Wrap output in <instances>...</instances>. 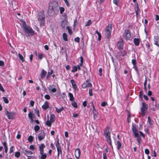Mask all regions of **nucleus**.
Instances as JSON below:
<instances>
[{
	"mask_svg": "<svg viewBox=\"0 0 159 159\" xmlns=\"http://www.w3.org/2000/svg\"><path fill=\"white\" fill-rule=\"evenodd\" d=\"M77 70V67L76 66H74L72 67V72H75Z\"/></svg>",
	"mask_w": 159,
	"mask_h": 159,
	"instance_id": "2f4dec72",
	"label": "nucleus"
},
{
	"mask_svg": "<svg viewBox=\"0 0 159 159\" xmlns=\"http://www.w3.org/2000/svg\"><path fill=\"white\" fill-rule=\"evenodd\" d=\"M119 54L122 56H124L125 55L126 53L124 50H122V51H121L119 53Z\"/></svg>",
	"mask_w": 159,
	"mask_h": 159,
	"instance_id": "4c0bfd02",
	"label": "nucleus"
},
{
	"mask_svg": "<svg viewBox=\"0 0 159 159\" xmlns=\"http://www.w3.org/2000/svg\"><path fill=\"white\" fill-rule=\"evenodd\" d=\"M63 39L66 41H67L68 40L67 38V35L66 34L64 33L63 34Z\"/></svg>",
	"mask_w": 159,
	"mask_h": 159,
	"instance_id": "bb28decb",
	"label": "nucleus"
},
{
	"mask_svg": "<svg viewBox=\"0 0 159 159\" xmlns=\"http://www.w3.org/2000/svg\"><path fill=\"white\" fill-rule=\"evenodd\" d=\"M119 1V0H113L114 3L116 4V5H118Z\"/></svg>",
	"mask_w": 159,
	"mask_h": 159,
	"instance_id": "6e6d98bb",
	"label": "nucleus"
},
{
	"mask_svg": "<svg viewBox=\"0 0 159 159\" xmlns=\"http://www.w3.org/2000/svg\"><path fill=\"white\" fill-rule=\"evenodd\" d=\"M148 122L149 123V124L150 125H152V121L150 117L149 116H148Z\"/></svg>",
	"mask_w": 159,
	"mask_h": 159,
	"instance_id": "37998d69",
	"label": "nucleus"
},
{
	"mask_svg": "<svg viewBox=\"0 0 159 159\" xmlns=\"http://www.w3.org/2000/svg\"><path fill=\"white\" fill-rule=\"evenodd\" d=\"M48 90L50 92L55 93L57 91V89L54 88H52L51 86L48 88Z\"/></svg>",
	"mask_w": 159,
	"mask_h": 159,
	"instance_id": "b1692460",
	"label": "nucleus"
},
{
	"mask_svg": "<svg viewBox=\"0 0 159 159\" xmlns=\"http://www.w3.org/2000/svg\"><path fill=\"white\" fill-rule=\"evenodd\" d=\"M56 146L57 148V152H60V153H61L62 151L61 148L60 146L58 140L57 141Z\"/></svg>",
	"mask_w": 159,
	"mask_h": 159,
	"instance_id": "dca6fc26",
	"label": "nucleus"
},
{
	"mask_svg": "<svg viewBox=\"0 0 159 159\" xmlns=\"http://www.w3.org/2000/svg\"><path fill=\"white\" fill-rule=\"evenodd\" d=\"M52 5V3L50 4L48 11V14L50 16H55L57 12L56 8Z\"/></svg>",
	"mask_w": 159,
	"mask_h": 159,
	"instance_id": "f03ea898",
	"label": "nucleus"
},
{
	"mask_svg": "<svg viewBox=\"0 0 159 159\" xmlns=\"http://www.w3.org/2000/svg\"><path fill=\"white\" fill-rule=\"evenodd\" d=\"M93 113L94 118V119H95L97 117V116H98V115L97 114V113H96V112H93Z\"/></svg>",
	"mask_w": 159,
	"mask_h": 159,
	"instance_id": "8fccbe9b",
	"label": "nucleus"
},
{
	"mask_svg": "<svg viewBox=\"0 0 159 159\" xmlns=\"http://www.w3.org/2000/svg\"><path fill=\"white\" fill-rule=\"evenodd\" d=\"M143 106L141 108V110L142 115L143 116L145 114V111L147 109L148 105L145 103L143 102Z\"/></svg>",
	"mask_w": 159,
	"mask_h": 159,
	"instance_id": "0eeeda50",
	"label": "nucleus"
},
{
	"mask_svg": "<svg viewBox=\"0 0 159 159\" xmlns=\"http://www.w3.org/2000/svg\"><path fill=\"white\" fill-rule=\"evenodd\" d=\"M104 135L107 141L112 148V146L111 142V140L110 137V128L109 127L107 128L104 132Z\"/></svg>",
	"mask_w": 159,
	"mask_h": 159,
	"instance_id": "7ed1b4c3",
	"label": "nucleus"
},
{
	"mask_svg": "<svg viewBox=\"0 0 159 159\" xmlns=\"http://www.w3.org/2000/svg\"><path fill=\"white\" fill-rule=\"evenodd\" d=\"M24 154L26 156H27L28 155H31L33 154V153L31 151H29L27 149H25L23 151Z\"/></svg>",
	"mask_w": 159,
	"mask_h": 159,
	"instance_id": "2eb2a0df",
	"label": "nucleus"
},
{
	"mask_svg": "<svg viewBox=\"0 0 159 159\" xmlns=\"http://www.w3.org/2000/svg\"><path fill=\"white\" fill-rule=\"evenodd\" d=\"M49 105L47 101H46L44 102V104L42 106V108L44 110L47 109Z\"/></svg>",
	"mask_w": 159,
	"mask_h": 159,
	"instance_id": "6ab92c4d",
	"label": "nucleus"
},
{
	"mask_svg": "<svg viewBox=\"0 0 159 159\" xmlns=\"http://www.w3.org/2000/svg\"><path fill=\"white\" fill-rule=\"evenodd\" d=\"M50 120L52 122H54L55 120V117L54 115L53 114H51L50 116Z\"/></svg>",
	"mask_w": 159,
	"mask_h": 159,
	"instance_id": "4be33fe9",
	"label": "nucleus"
},
{
	"mask_svg": "<svg viewBox=\"0 0 159 159\" xmlns=\"http://www.w3.org/2000/svg\"><path fill=\"white\" fill-rule=\"evenodd\" d=\"M45 147L44 144L43 143L41 144L39 147L40 153V154H43L44 152V148Z\"/></svg>",
	"mask_w": 159,
	"mask_h": 159,
	"instance_id": "4468645a",
	"label": "nucleus"
},
{
	"mask_svg": "<svg viewBox=\"0 0 159 159\" xmlns=\"http://www.w3.org/2000/svg\"><path fill=\"white\" fill-rule=\"evenodd\" d=\"M123 41L122 39H120L117 43L118 48L119 50H121L123 48Z\"/></svg>",
	"mask_w": 159,
	"mask_h": 159,
	"instance_id": "9b49d317",
	"label": "nucleus"
},
{
	"mask_svg": "<svg viewBox=\"0 0 159 159\" xmlns=\"http://www.w3.org/2000/svg\"><path fill=\"white\" fill-rule=\"evenodd\" d=\"M75 41L78 43H79L80 41V39L79 37L75 38L74 39Z\"/></svg>",
	"mask_w": 159,
	"mask_h": 159,
	"instance_id": "49530a36",
	"label": "nucleus"
},
{
	"mask_svg": "<svg viewBox=\"0 0 159 159\" xmlns=\"http://www.w3.org/2000/svg\"><path fill=\"white\" fill-rule=\"evenodd\" d=\"M22 26L25 30V32L27 33L29 36L33 35L34 31L29 26L26 25L25 21H23Z\"/></svg>",
	"mask_w": 159,
	"mask_h": 159,
	"instance_id": "f257e3e1",
	"label": "nucleus"
},
{
	"mask_svg": "<svg viewBox=\"0 0 159 159\" xmlns=\"http://www.w3.org/2000/svg\"><path fill=\"white\" fill-rule=\"evenodd\" d=\"M72 105L75 108H76L77 107V105L76 102H73L72 103Z\"/></svg>",
	"mask_w": 159,
	"mask_h": 159,
	"instance_id": "a19ab883",
	"label": "nucleus"
},
{
	"mask_svg": "<svg viewBox=\"0 0 159 159\" xmlns=\"http://www.w3.org/2000/svg\"><path fill=\"white\" fill-rule=\"evenodd\" d=\"M47 74V72L44 69H43L40 74L41 78L42 79H43L45 77Z\"/></svg>",
	"mask_w": 159,
	"mask_h": 159,
	"instance_id": "f3484780",
	"label": "nucleus"
},
{
	"mask_svg": "<svg viewBox=\"0 0 159 159\" xmlns=\"http://www.w3.org/2000/svg\"><path fill=\"white\" fill-rule=\"evenodd\" d=\"M53 72V70H51L48 72V75L50 76L51 74H52Z\"/></svg>",
	"mask_w": 159,
	"mask_h": 159,
	"instance_id": "4d7b16f0",
	"label": "nucleus"
},
{
	"mask_svg": "<svg viewBox=\"0 0 159 159\" xmlns=\"http://www.w3.org/2000/svg\"><path fill=\"white\" fill-rule=\"evenodd\" d=\"M60 10V13L61 14H62L63 12L64 11V8L63 7H59Z\"/></svg>",
	"mask_w": 159,
	"mask_h": 159,
	"instance_id": "a18cd8bd",
	"label": "nucleus"
},
{
	"mask_svg": "<svg viewBox=\"0 0 159 159\" xmlns=\"http://www.w3.org/2000/svg\"><path fill=\"white\" fill-rule=\"evenodd\" d=\"M15 155L16 157H19L20 155V153L19 152H17L15 153Z\"/></svg>",
	"mask_w": 159,
	"mask_h": 159,
	"instance_id": "72a5a7b5",
	"label": "nucleus"
},
{
	"mask_svg": "<svg viewBox=\"0 0 159 159\" xmlns=\"http://www.w3.org/2000/svg\"><path fill=\"white\" fill-rule=\"evenodd\" d=\"M69 96L70 98V100L71 101H72L74 100V97L72 93H69Z\"/></svg>",
	"mask_w": 159,
	"mask_h": 159,
	"instance_id": "cd10ccee",
	"label": "nucleus"
},
{
	"mask_svg": "<svg viewBox=\"0 0 159 159\" xmlns=\"http://www.w3.org/2000/svg\"><path fill=\"white\" fill-rule=\"evenodd\" d=\"M91 24V20H89L86 22V24L85 25V26H87L90 25Z\"/></svg>",
	"mask_w": 159,
	"mask_h": 159,
	"instance_id": "e433bc0d",
	"label": "nucleus"
},
{
	"mask_svg": "<svg viewBox=\"0 0 159 159\" xmlns=\"http://www.w3.org/2000/svg\"><path fill=\"white\" fill-rule=\"evenodd\" d=\"M145 153L147 155L149 153V150L148 149H146L145 150Z\"/></svg>",
	"mask_w": 159,
	"mask_h": 159,
	"instance_id": "5fc2aeb1",
	"label": "nucleus"
},
{
	"mask_svg": "<svg viewBox=\"0 0 159 159\" xmlns=\"http://www.w3.org/2000/svg\"><path fill=\"white\" fill-rule=\"evenodd\" d=\"M14 147L12 146L10 149L9 152L10 153H11L14 152Z\"/></svg>",
	"mask_w": 159,
	"mask_h": 159,
	"instance_id": "ea45409f",
	"label": "nucleus"
},
{
	"mask_svg": "<svg viewBox=\"0 0 159 159\" xmlns=\"http://www.w3.org/2000/svg\"><path fill=\"white\" fill-rule=\"evenodd\" d=\"M40 154L41 155V159H46L47 156L46 154H44L43 152V154Z\"/></svg>",
	"mask_w": 159,
	"mask_h": 159,
	"instance_id": "7c9ffc66",
	"label": "nucleus"
},
{
	"mask_svg": "<svg viewBox=\"0 0 159 159\" xmlns=\"http://www.w3.org/2000/svg\"><path fill=\"white\" fill-rule=\"evenodd\" d=\"M102 68H100L99 70V75L100 76H101L102 75Z\"/></svg>",
	"mask_w": 159,
	"mask_h": 159,
	"instance_id": "603ef678",
	"label": "nucleus"
},
{
	"mask_svg": "<svg viewBox=\"0 0 159 159\" xmlns=\"http://www.w3.org/2000/svg\"><path fill=\"white\" fill-rule=\"evenodd\" d=\"M134 41L135 45L136 46H138L139 44V39L134 38Z\"/></svg>",
	"mask_w": 159,
	"mask_h": 159,
	"instance_id": "412c9836",
	"label": "nucleus"
},
{
	"mask_svg": "<svg viewBox=\"0 0 159 159\" xmlns=\"http://www.w3.org/2000/svg\"><path fill=\"white\" fill-rule=\"evenodd\" d=\"M52 122L50 121H49L48 120H47L46 122V125H47L50 127L52 125Z\"/></svg>",
	"mask_w": 159,
	"mask_h": 159,
	"instance_id": "c756f323",
	"label": "nucleus"
},
{
	"mask_svg": "<svg viewBox=\"0 0 159 159\" xmlns=\"http://www.w3.org/2000/svg\"><path fill=\"white\" fill-rule=\"evenodd\" d=\"M44 98L47 99L49 100L50 99V97L49 95L47 94L44 96Z\"/></svg>",
	"mask_w": 159,
	"mask_h": 159,
	"instance_id": "de8ad7c7",
	"label": "nucleus"
},
{
	"mask_svg": "<svg viewBox=\"0 0 159 159\" xmlns=\"http://www.w3.org/2000/svg\"><path fill=\"white\" fill-rule=\"evenodd\" d=\"M132 130L134 132L135 137H137L138 136L139 134L138 133V131L136 128V126L135 124H132Z\"/></svg>",
	"mask_w": 159,
	"mask_h": 159,
	"instance_id": "9d476101",
	"label": "nucleus"
},
{
	"mask_svg": "<svg viewBox=\"0 0 159 159\" xmlns=\"http://www.w3.org/2000/svg\"><path fill=\"white\" fill-rule=\"evenodd\" d=\"M4 100V101L6 103H8L9 102V101L8 99L6 97H3L2 98Z\"/></svg>",
	"mask_w": 159,
	"mask_h": 159,
	"instance_id": "c9c22d12",
	"label": "nucleus"
},
{
	"mask_svg": "<svg viewBox=\"0 0 159 159\" xmlns=\"http://www.w3.org/2000/svg\"><path fill=\"white\" fill-rule=\"evenodd\" d=\"M55 108L56 111L58 113L61 112V111L64 110V108L63 107H61V108H58L57 107H55Z\"/></svg>",
	"mask_w": 159,
	"mask_h": 159,
	"instance_id": "a878e982",
	"label": "nucleus"
},
{
	"mask_svg": "<svg viewBox=\"0 0 159 159\" xmlns=\"http://www.w3.org/2000/svg\"><path fill=\"white\" fill-rule=\"evenodd\" d=\"M43 57V56L42 54H40L38 55L39 58L40 59H41Z\"/></svg>",
	"mask_w": 159,
	"mask_h": 159,
	"instance_id": "69168bd1",
	"label": "nucleus"
},
{
	"mask_svg": "<svg viewBox=\"0 0 159 159\" xmlns=\"http://www.w3.org/2000/svg\"><path fill=\"white\" fill-rule=\"evenodd\" d=\"M18 56L20 59V60H21L22 62H24V59L23 58V56L20 54V53H18Z\"/></svg>",
	"mask_w": 159,
	"mask_h": 159,
	"instance_id": "473e14b6",
	"label": "nucleus"
},
{
	"mask_svg": "<svg viewBox=\"0 0 159 159\" xmlns=\"http://www.w3.org/2000/svg\"><path fill=\"white\" fill-rule=\"evenodd\" d=\"M40 129L39 126V125H37L34 126V129L35 132H37Z\"/></svg>",
	"mask_w": 159,
	"mask_h": 159,
	"instance_id": "f704fd0d",
	"label": "nucleus"
},
{
	"mask_svg": "<svg viewBox=\"0 0 159 159\" xmlns=\"http://www.w3.org/2000/svg\"><path fill=\"white\" fill-rule=\"evenodd\" d=\"M130 121V115H129L127 117V122L129 123Z\"/></svg>",
	"mask_w": 159,
	"mask_h": 159,
	"instance_id": "864d4df0",
	"label": "nucleus"
},
{
	"mask_svg": "<svg viewBox=\"0 0 159 159\" xmlns=\"http://www.w3.org/2000/svg\"><path fill=\"white\" fill-rule=\"evenodd\" d=\"M35 115L32 112H30L28 114V116L30 119L31 122L33 121V118L34 117Z\"/></svg>",
	"mask_w": 159,
	"mask_h": 159,
	"instance_id": "a211bd4d",
	"label": "nucleus"
},
{
	"mask_svg": "<svg viewBox=\"0 0 159 159\" xmlns=\"http://www.w3.org/2000/svg\"><path fill=\"white\" fill-rule=\"evenodd\" d=\"M80 66H82L83 63V59L82 57H80Z\"/></svg>",
	"mask_w": 159,
	"mask_h": 159,
	"instance_id": "79ce46f5",
	"label": "nucleus"
},
{
	"mask_svg": "<svg viewBox=\"0 0 159 159\" xmlns=\"http://www.w3.org/2000/svg\"><path fill=\"white\" fill-rule=\"evenodd\" d=\"M70 82L71 83L72 85L73 88L75 90H76L77 87L74 80H70Z\"/></svg>",
	"mask_w": 159,
	"mask_h": 159,
	"instance_id": "aec40b11",
	"label": "nucleus"
},
{
	"mask_svg": "<svg viewBox=\"0 0 159 159\" xmlns=\"http://www.w3.org/2000/svg\"><path fill=\"white\" fill-rule=\"evenodd\" d=\"M45 136V134L44 132H41L38 134V137L39 141L42 140Z\"/></svg>",
	"mask_w": 159,
	"mask_h": 159,
	"instance_id": "ddd939ff",
	"label": "nucleus"
},
{
	"mask_svg": "<svg viewBox=\"0 0 159 159\" xmlns=\"http://www.w3.org/2000/svg\"><path fill=\"white\" fill-rule=\"evenodd\" d=\"M34 103V102L33 101H31L30 102V104L32 107L33 106Z\"/></svg>",
	"mask_w": 159,
	"mask_h": 159,
	"instance_id": "338daca9",
	"label": "nucleus"
},
{
	"mask_svg": "<svg viewBox=\"0 0 159 159\" xmlns=\"http://www.w3.org/2000/svg\"><path fill=\"white\" fill-rule=\"evenodd\" d=\"M30 148L33 150H34L35 149L34 146L33 145H31L30 146Z\"/></svg>",
	"mask_w": 159,
	"mask_h": 159,
	"instance_id": "052dcab7",
	"label": "nucleus"
},
{
	"mask_svg": "<svg viewBox=\"0 0 159 159\" xmlns=\"http://www.w3.org/2000/svg\"><path fill=\"white\" fill-rule=\"evenodd\" d=\"M89 94L90 96H92L93 95L92 89H89Z\"/></svg>",
	"mask_w": 159,
	"mask_h": 159,
	"instance_id": "3c124183",
	"label": "nucleus"
},
{
	"mask_svg": "<svg viewBox=\"0 0 159 159\" xmlns=\"http://www.w3.org/2000/svg\"><path fill=\"white\" fill-rule=\"evenodd\" d=\"M132 64L134 66L136 65V61L135 59H132Z\"/></svg>",
	"mask_w": 159,
	"mask_h": 159,
	"instance_id": "c03bdc74",
	"label": "nucleus"
},
{
	"mask_svg": "<svg viewBox=\"0 0 159 159\" xmlns=\"http://www.w3.org/2000/svg\"><path fill=\"white\" fill-rule=\"evenodd\" d=\"M35 113L38 116H39V111L38 110H36L35 111Z\"/></svg>",
	"mask_w": 159,
	"mask_h": 159,
	"instance_id": "e2e57ef3",
	"label": "nucleus"
},
{
	"mask_svg": "<svg viewBox=\"0 0 159 159\" xmlns=\"http://www.w3.org/2000/svg\"><path fill=\"white\" fill-rule=\"evenodd\" d=\"M136 7H135V10L137 11H139V7H138V4L137 3L136 4Z\"/></svg>",
	"mask_w": 159,
	"mask_h": 159,
	"instance_id": "680f3d73",
	"label": "nucleus"
},
{
	"mask_svg": "<svg viewBox=\"0 0 159 159\" xmlns=\"http://www.w3.org/2000/svg\"><path fill=\"white\" fill-rule=\"evenodd\" d=\"M33 137L32 136L30 135V136L28 138V140L30 142H31L33 140Z\"/></svg>",
	"mask_w": 159,
	"mask_h": 159,
	"instance_id": "58836bf2",
	"label": "nucleus"
},
{
	"mask_svg": "<svg viewBox=\"0 0 159 159\" xmlns=\"http://www.w3.org/2000/svg\"><path fill=\"white\" fill-rule=\"evenodd\" d=\"M98 40L100 41L101 39V35L100 33L98 34Z\"/></svg>",
	"mask_w": 159,
	"mask_h": 159,
	"instance_id": "0e129e2a",
	"label": "nucleus"
},
{
	"mask_svg": "<svg viewBox=\"0 0 159 159\" xmlns=\"http://www.w3.org/2000/svg\"><path fill=\"white\" fill-rule=\"evenodd\" d=\"M158 37H155L154 41V44L157 45V46L159 47V44L158 43Z\"/></svg>",
	"mask_w": 159,
	"mask_h": 159,
	"instance_id": "393cba45",
	"label": "nucleus"
},
{
	"mask_svg": "<svg viewBox=\"0 0 159 159\" xmlns=\"http://www.w3.org/2000/svg\"><path fill=\"white\" fill-rule=\"evenodd\" d=\"M80 154V152L79 148H77L76 149L75 151V157L77 159H79V158Z\"/></svg>",
	"mask_w": 159,
	"mask_h": 159,
	"instance_id": "f8f14e48",
	"label": "nucleus"
},
{
	"mask_svg": "<svg viewBox=\"0 0 159 159\" xmlns=\"http://www.w3.org/2000/svg\"><path fill=\"white\" fill-rule=\"evenodd\" d=\"M120 68L118 67H117L116 66H115V70L116 72Z\"/></svg>",
	"mask_w": 159,
	"mask_h": 159,
	"instance_id": "774afa93",
	"label": "nucleus"
},
{
	"mask_svg": "<svg viewBox=\"0 0 159 159\" xmlns=\"http://www.w3.org/2000/svg\"><path fill=\"white\" fill-rule=\"evenodd\" d=\"M123 37L126 40H130L131 34L130 31L128 30H125Z\"/></svg>",
	"mask_w": 159,
	"mask_h": 159,
	"instance_id": "423d86ee",
	"label": "nucleus"
},
{
	"mask_svg": "<svg viewBox=\"0 0 159 159\" xmlns=\"http://www.w3.org/2000/svg\"><path fill=\"white\" fill-rule=\"evenodd\" d=\"M38 20L40 25L43 26L45 22V15L43 11H40L38 14Z\"/></svg>",
	"mask_w": 159,
	"mask_h": 159,
	"instance_id": "20e7f679",
	"label": "nucleus"
},
{
	"mask_svg": "<svg viewBox=\"0 0 159 159\" xmlns=\"http://www.w3.org/2000/svg\"><path fill=\"white\" fill-rule=\"evenodd\" d=\"M103 159H107L106 153H103Z\"/></svg>",
	"mask_w": 159,
	"mask_h": 159,
	"instance_id": "bf43d9fd",
	"label": "nucleus"
},
{
	"mask_svg": "<svg viewBox=\"0 0 159 159\" xmlns=\"http://www.w3.org/2000/svg\"><path fill=\"white\" fill-rule=\"evenodd\" d=\"M137 137H138L137 139V141L140 144L141 140V138L139 136V135Z\"/></svg>",
	"mask_w": 159,
	"mask_h": 159,
	"instance_id": "09e8293b",
	"label": "nucleus"
},
{
	"mask_svg": "<svg viewBox=\"0 0 159 159\" xmlns=\"http://www.w3.org/2000/svg\"><path fill=\"white\" fill-rule=\"evenodd\" d=\"M116 145H117V149L119 150L121 146V143L119 141H117V142Z\"/></svg>",
	"mask_w": 159,
	"mask_h": 159,
	"instance_id": "c85d7f7f",
	"label": "nucleus"
},
{
	"mask_svg": "<svg viewBox=\"0 0 159 159\" xmlns=\"http://www.w3.org/2000/svg\"><path fill=\"white\" fill-rule=\"evenodd\" d=\"M67 21L66 20L62 21L61 22V25L63 28H64L67 25Z\"/></svg>",
	"mask_w": 159,
	"mask_h": 159,
	"instance_id": "5701e85b",
	"label": "nucleus"
},
{
	"mask_svg": "<svg viewBox=\"0 0 159 159\" xmlns=\"http://www.w3.org/2000/svg\"><path fill=\"white\" fill-rule=\"evenodd\" d=\"M92 86V84L89 80H87L82 84V88L85 89L87 87H90Z\"/></svg>",
	"mask_w": 159,
	"mask_h": 159,
	"instance_id": "1a4fd4ad",
	"label": "nucleus"
},
{
	"mask_svg": "<svg viewBox=\"0 0 159 159\" xmlns=\"http://www.w3.org/2000/svg\"><path fill=\"white\" fill-rule=\"evenodd\" d=\"M107 104V103L105 102H102L101 104V106L102 107H105L106 106V105Z\"/></svg>",
	"mask_w": 159,
	"mask_h": 159,
	"instance_id": "13d9d810",
	"label": "nucleus"
},
{
	"mask_svg": "<svg viewBox=\"0 0 159 159\" xmlns=\"http://www.w3.org/2000/svg\"><path fill=\"white\" fill-rule=\"evenodd\" d=\"M112 30V26L111 25H109L106 27L105 30L106 37L107 38H109L111 34V32Z\"/></svg>",
	"mask_w": 159,
	"mask_h": 159,
	"instance_id": "39448f33",
	"label": "nucleus"
},
{
	"mask_svg": "<svg viewBox=\"0 0 159 159\" xmlns=\"http://www.w3.org/2000/svg\"><path fill=\"white\" fill-rule=\"evenodd\" d=\"M5 114L9 119H12L14 118V113L13 112H9L7 110L5 112Z\"/></svg>",
	"mask_w": 159,
	"mask_h": 159,
	"instance_id": "6e6552de",
	"label": "nucleus"
}]
</instances>
